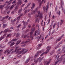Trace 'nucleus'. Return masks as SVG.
Masks as SVG:
<instances>
[{
  "mask_svg": "<svg viewBox=\"0 0 65 65\" xmlns=\"http://www.w3.org/2000/svg\"><path fill=\"white\" fill-rule=\"evenodd\" d=\"M49 51H50V49H48L46 50V52H44V53H45V54H47V53L49 52Z\"/></svg>",
  "mask_w": 65,
  "mask_h": 65,
  "instance_id": "4be33fe9",
  "label": "nucleus"
},
{
  "mask_svg": "<svg viewBox=\"0 0 65 65\" xmlns=\"http://www.w3.org/2000/svg\"><path fill=\"white\" fill-rule=\"evenodd\" d=\"M9 7H7L6 8V10H8Z\"/></svg>",
  "mask_w": 65,
  "mask_h": 65,
  "instance_id": "09e8293b",
  "label": "nucleus"
},
{
  "mask_svg": "<svg viewBox=\"0 0 65 65\" xmlns=\"http://www.w3.org/2000/svg\"><path fill=\"white\" fill-rule=\"evenodd\" d=\"M35 5L34 3H32V7L31 8V9L32 10L35 7Z\"/></svg>",
  "mask_w": 65,
  "mask_h": 65,
  "instance_id": "6e6552de",
  "label": "nucleus"
},
{
  "mask_svg": "<svg viewBox=\"0 0 65 65\" xmlns=\"http://www.w3.org/2000/svg\"><path fill=\"white\" fill-rule=\"evenodd\" d=\"M20 18H21V16H19V17H18L17 18V19L18 20V21H20Z\"/></svg>",
  "mask_w": 65,
  "mask_h": 65,
  "instance_id": "393cba45",
  "label": "nucleus"
},
{
  "mask_svg": "<svg viewBox=\"0 0 65 65\" xmlns=\"http://www.w3.org/2000/svg\"><path fill=\"white\" fill-rule=\"evenodd\" d=\"M62 10L63 11L64 14H65V10H64V9H63H63H62Z\"/></svg>",
  "mask_w": 65,
  "mask_h": 65,
  "instance_id": "6e6d98bb",
  "label": "nucleus"
},
{
  "mask_svg": "<svg viewBox=\"0 0 65 65\" xmlns=\"http://www.w3.org/2000/svg\"><path fill=\"white\" fill-rule=\"evenodd\" d=\"M35 10H34L31 13V14H34L35 13Z\"/></svg>",
  "mask_w": 65,
  "mask_h": 65,
  "instance_id": "b1692460",
  "label": "nucleus"
},
{
  "mask_svg": "<svg viewBox=\"0 0 65 65\" xmlns=\"http://www.w3.org/2000/svg\"><path fill=\"white\" fill-rule=\"evenodd\" d=\"M52 61V59H50L48 61H46L44 62V64L45 65H47L49 64H50V62Z\"/></svg>",
  "mask_w": 65,
  "mask_h": 65,
  "instance_id": "7ed1b4c3",
  "label": "nucleus"
},
{
  "mask_svg": "<svg viewBox=\"0 0 65 65\" xmlns=\"http://www.w3.org/2000/svg\"><path fill=\"white\" fill-rule=\"evenodd\" d=\"M53 51H52V52L50 53V55L51 56H52V54H53Z\"/></svg>",
  "mask_w": 65,
  "mask_h": 65,
  "instance_id": "37998d69",
  "label": "nucleus"
},
{
  "mask_svg": "<svg viewBox=\"0 0 65 65\" xmlns=\"http://www.w3.org/2000/svg\"><path fill=\"white\" fill-rule=\"evenodd\" d=\"M43 9L44 11H45L46 10V7H43Z\"/></svg>",
  "mask_w": 65,
  "mask_h": 65,
  "instance_id": "e433bc0d",
  "label": "nucleus"
},
{
  "mask_svg": "<svg viewBox=\"0 0 65 65\" xmlns=\"http://www.w3.org/2000/svg\"><path fill=\"white\" fill-rule=\"evenodd\" d=\"M18 47H17L14 50V52L15 53H19L20 52V51H21V48L17 50L18 49Z\"/></svg>",
  "mask_w": 65,
  "mask_h": 65,
  "instance_id": "f03ea898",
  "label": "nucleus"
},
{
  "mask_svg": "<svg viewBox=\"0 0 65 65\" xmlns=\"http://www.w3.org/2000/svg\"><path fill=\"white\" fill-rule=\"evenodd\" d=\"M55 18H56V17L55 16H54V15H53L52 17V18L53 19H55Z\"/></svg>",
  "mask_w": 65,
  "mask_h": 65,
  "instance_id": "4d7b16f0",
  "label": "nucleus"
},
{
  "mask_svg": "<svg viewBox=\"0 0 65 65\" xmlns=\"http://www.w3.org/2000/svg\"><path fill=\"white\" fill-rule=\"evenodd\" d=\"M60 14H61L60 11H59L58 12V14H59V15H60Z\"/></svg>",
  "mask_w": 65,
  "mask_h": 65,
  "instance_id": "680f3d73",
  "label": "nucleus"
},
{
  "mask_svg": "<svg viewBox=\"0 0 65 65\" xmlns=\"http://www.w3.org/2000/svg\"><path fill=\"white\" fill-rule=\"evenodd\" d=\"M21 24H19L18 26H17V28H19L21 26Z\"/></svg>",
  "mask_w": 65,
  "mask_h": 65,
  "instance_id": "c03bdc74",
  "label": "nucleus"
},
{
  "mask_svg": "<svg viewBox=\"0 0 65 65\" xmlns=\"http://www.w3.org/2000/svg\"><path fill=\"white\" fill-rule=\"evenodd\" d=\"M36 33H37V31H36L35 32V33L34 34V36H36Z\"/></svg>",
  "mask_w": 65,
  "mask_h": 65,
  "instance_id": "a18cd8bd",
  "label": "nucleus"
},
{
  "mask_svg": "<svg viewBox=\"0 0 65 65\" xmlns=\"http://www.w3.org/2000/svg\"><path fill=\"white\" fill-rule=\"evenodd\" d=\"M56 24H54L53 25V28H55V25Z\"/></svg>",
  "mask_w": 65,
  "mask_h": 65,
  "instance_id": "774afa93",
  "label": "nucleus"
},
{
  "mask_svg": "<svg viewBox=\"0 0 65 65\" xmlns=\"http://www.w3.org/2000/svg\"><path fill=\"white\" fill-rule=\"evenodd\" d=\"M31 14L30 13H29L28 15V17H29V18H30V17H31Z\"/></svg>",
  "mask_w": 65,
  "mask_h": 65,
  "instance_id": "f704fd0d",
  "label": "nucleus"
},
{
  "mask_svg": "<svg viewBox=\"0 0 65 65\" xmlns=\"http://www.w3.org/2000/svg\"><path fill=\"white\" fill-rule=\"evenodd\" d=\"M39 59H40V57H39V58H37V60H36V59H34V62H35V63L36 64L38 62V60H39Z\"/></svg>",
  "mask_w": 65,
  "mask_h": 65,
  "instance_id": "423d86ee",
  "label": "nucleus"
},
{
  "mask_svg": "<svg viewBox=\"0 0 65 65\" xmlns=\"http://www.w3.org/2000/svg\"><path fill=\"white\" fill-rule=\"evenodd\" d=\"M30 58H28L26 61L25 62V63H27L28 62V61H30Z\"/></svg>",
  "mask_w": 65,
  "mask_h": 65,
  "instance_id": "a211bd4d",
  "label": "nucleus"
},
{
  "mask_svg": "<svg viewBox=\"0 0 65 65\" xmlns=\"http://www.w3.org/2000/svg\"><path fill=\"white\" fill-rule=\"evenodd\" d=\"M63 21L62 20H61V22H60V25H62V24H63Z\"/></svg>",
  "mask_w": 65,
  "mask_h": 65,
  "instance_id": "7c9ffc66",
  "label": "nucleus"
},
{
  "mask_svg": "<svg viewBox=\"0 0 65 65\" xmlns=\"http://www.w3.org/2000/svg\"><path fill=\"white\" fill-rule=\"evenodd\" d=\"M62 43V42L61 41L58 44H59V45H60V44H61Z\"/></svg>",
  "mask_w": 65,
  "mask_h": 65,
  "instance_id": "79ce46f5",
  "label": "nucleus"
},
{
  "mask_svg": "<svg viewBox=\"0 0 65 65\" xmlns=\"http://www.w3.org/2000/svg\"><path fill=\"white\" fill-rule=\"evenodd\" d=\"M11 36V34H10L9 35H8L7 36L6 38H7V37H10Z\"/></svg>",
  "mask_w": 65,
  "mask_h": 65,
  "instance_id": "cd10ccee",
  "label": "nucleus"
},
{
  "mask_svg": "<svg viewBox=\"0 0 65 65\" xmlns=\"http://www.w3.org/2000/svg\"><path fill=\"white\" fill-rule=\"evenodd\" d=\"M37 55H36L35 56V57H34V59H36V57H37Z\"/></svg>",
  "mask_w": 65,
  "mask_h": 65,
  "instance_id": "c9c22d12",
  "label": "nucleus"
},
{
  "mask_svg": "<svg viewBox=\"0 0 65 65\" xmlns=\"http://www.w3.org/2000/svg\"><path fill=\"white\" fill-rule=\"evenodd\" d=\"M62 59H61V58H60L59 59V60L58 61V62H59V61H60V62H61V61H62Z\"/></svg>",
  "mask_w": 65,
  "mask_h": 65,
  "instance_id": "c756f323",
  "label": "nucleus"
},
{
  "mask_svg": "<svg viewBox=\"0 0 65 65\" xmlns=\"http://www.w3.org/2000/svg\"><path fill=\"white\" fill-rule=\"evenodd\" d=\"M13 48L11 49L10 50V52L12 51H13Z\"/></svg>",
  "mask_w": 65,
  "mask_h": 65,
  "instance_id": "e2e57ef3",
  "label": "nucleus"
},
{
  "mask_svg": "<svg viewBox=\"0 0 65 65\" xmlns=\"http://www.w3.org/2000/svg\"><path fill=\"white\" fill-rule=\"evenodd\" d=\"M51 46H48L46 47V48L47 49V48H50V49L51 50V48H51Z\"/></svg>",
  "mask_w": 65,
  "mask_h": 65,
  "instance_id": "de8ad7c7",
  "label": "nucleus"
},
{
  "mask_svg": "<svg viewBox=\"0 0 65 65\" xmlns=\"http://www.w3.org/2000/svg\"><path fill=\"white\" fill-rule=\"evenodd\" d=\"M60 47V45L58 44L57 46H56L55 47V49H56L57 48H58V47Z\"/></svg>",
  "mask_w": 65,
  "mask_h": 65,
  "instance_id": "a878e982",
  "label": "nucleus"
},
{
  "mask_svg": "<svg viewBox=\"0 0 65 65\" xmlns=\"http://www.w3.org/2000/svg\"><path fill=\"white\" fill-rule=\"evenodd\" d=\"M14 4L10 8V10H11L15 6Z\"/></svg>",
  "mask_w": 65,
  "mask_h": 65,
  "instance_id": "ddd939ff",
  "label": "nucleus"
},
{
  "mask_svg": "<svg viewBox=\"0 0 65 65\" xmlns=\"http://www.w3.org/2000/svg\"><path fill=\"white\" fill-rule=\"evenodd\" d=\"M22 3V2L21 0H19L18 1V2L17 3V4L18 5L20 4V5H21V4Z\"/></svg>",
  "mask_w": 65,
  "mask_h": 65,
  "instance_id": "9b49d317",
  "label": "nucleus"
},
{
  "mask_svg": "<svg viewBox=\"0 0 65 65\" xmlns=\"http://www.w3.org/2000/svg\"><path fill=\"white\" fill-rule=\"evenodd\" d=\"M6 3H7L8 4V3H9V2H8V1H6Z\"/></svg>",
  "mask_w": 65,
  "mask_h": 65,
  "instance_id": "338daca9",
  "label": "nucleus"
},
{
  "mask_svg": "<svg viewBox=\"0 0 65 65\" xmlns=\"http://www.w3.org/2000/svg\"><path fill=\"white\" fill-rule=\"evenodd\" d=\"M16 1V0H14V1H13L12 3V4H13L14 3H15V1Z\"/></svg>",
  "mask_w": 65,
  "mask_h": 65,
  "instance_id": "603ef678",
  "label": "nucleus"
},
{
  "mask_svg": "<svg viewBox=\"0 0 65 65\" xmlns=\"http://www.w3.org/2000/svg\"><path fill=\"white\" fill-rule=\"evenodd\" d=\"M65 48V47H64L62 49V51H63L64 50V49Z\"/></svg>",
  "mask_w": 65,
  "mask_h": 65,
  "instance_id": "bf43d9fd",
  "label": "nucleus"
},
{
  "mask_svg": "<svg viewBox=\"0 0 65 65\" xmlns=\"http://www.w3.org/2000/svg\"><path fill=\"white\" fill-rule=\"evenodd\" d=\"M20 35V34L18 32L17 34V36H19Z\"/></svg>",
  "mask_w": 65,
  "mask_h": 65,
  "instance_id": "58836bf2",
  "label": "nucleus"
},
{
  "mask_svg": "<svg viewBox=\"0 0 65 65\" xmlns=\"http://www.w3.org/2000/svg\"><path fill=\"white\" fill-rule=\"evenodd\" d=\"M14 42H13L11 44L10 46L11 47V46H12L13 45H14Z\"/></svg>",
  "mask_w": 65,
  "mask_h": 65,
  "instance_id": "473e14b6",
  "label": "nucleus"
},
{
  "mask_svg": "<svg viewBox=\"0 0 65 65\" xmlns=\"http://www.w3.org/2000/svg\"><path fill=\"white\" fill-rule=\"evenodd\" d=\"M9 17V16L8 15H7L6 16V17H5V18H4V19H8Z\"/></svg>",
  "mask_w": 65,
  "mask_h": 65,
  "instance_id": "2f4dec72",
  "label": "nucleus"
},
{
  "mask_svg": "<svg viewBox=\"0 0 65 65\" xmlns=\"http://www.w3.org/2000/svg\"><path fill=\"white\" fill-rule=\"evenodd\" d=\"M44 54H45V52H43V53L41 54L40 55V56H42Z\"/></svg>",
  "mask_w": 65,
  "mask_h": 65,
  "instance_id": "72a5a7b5",
  "label": "nucleus"
},
{
  "mask_svg": "<svg viewBox=\"0 0 65 65\" xmlns=\"http://www.w3.org/2000/svg\"><path fill=\"white\" fill-rule=\"evenodd\" d=\"M18 6L17 5L15 7V9L14 10V11L15 12L18 9H19V7H18Z\"/></svg>",
  "mask_w": 65,
  "mask_h": 65,
  "instance_id": "39448f33",
  "label": "nucleus"
},
{
  "mask_svg": "<svg viewBox=\"0 0 65 65\" xmlns=\"http://www.w3.org/2000/svg\"><path fill=\"white\" fill-rule=\"evenodd\" d=\"M55 30L54 29L53 30L52 32V34H53V33H54L55 32Z\"/></svg>",
  "mask_w": 65,
  "mask_h": 65,
  "instance_id": "052dcab7",
  "label": "nucleus"
},
{
  "mask_svg": "<svg viewBox=\"0 0 65 65\" xmlns=\"http://www.w3.org/2000/svg\"><path fill=\"white\" fill-rule=\"evenodd\" d=\"M8 31V28L6 29L4 31V33H6Z\"/></svg>",
  "mask_w": 65,
  "mask_h": 65,
  "instance_id": "4468645a",
  "label": "nucleus"
},
{
  "mask_svg": "<svg viewBox=\"0 0 65 65\" xmlns=\"http://www.w3.org/2000/svg\"><path fill=\"white\" fill-rule=\"evenodd\" d=\"M10 28L11 29H13V27L12 26V27H10Z\"/></svg>",
  "mask_w": 65,
  "mask_h": 65,
  "instance_id": "864d4df0",
  "label": "nucleus"
},
{
  "mask_svg": "<svg viewBox=\"0 0 65 65\" xmlns=\"http://www.w3.org/2000/svg\"><path fill=\"white\" fill-rule=\"evenodd\" d=\"M11 31H12V30H8V32H11Z\"/></svg>",
  "mask_w": 65,
  "mask_h": 65,
  "instance_id": "69168bd1",
  "label": "nucleus"
},
{
  "mask_svg": "<svg viewBox=\"0 0 65 65\" xmlns=\"http://www.w3.org/2000/svg\"><path fill=\"white\" fill-rule=\"evenodd\" d=\"M50 3H49V2H48L47 4L46 5V10H47V9L48 8V6H49V4Z\"/></svg>",
  "mask_w": 65,
  "mask_h": 65,
  "instance_id": "dca6fc26",
  "label": "nucleus"
},
{
  "mask_svg": "<svg viewBox=\"0 0 65 65\" xmlns=\"http://www.w3.org/2000/svg\"><path fill=\"white\" fill-rule=\"evenodd\" d=\"M61 8H62V9L63 10V5H64V3H63V1L62 0L61 1Z\"/></svg>",
  "mask_w": 65,
  "mask_h": 65,
  "instance_id": "f8f14e48",
  "label": "nucleus"
},
{
  "mask_svg": "<svg viewBox=\"0 0 65 65\" xmlns=\"http://www.w3.org/2000/svg\"><path fill=\"white\" fill-rule=\"evenodd\" d=\"M53 22L52 23V24H51L50 26V28H51L52 26H53Z\"/></svg>",
  "mask_w": 65,
  "mask_h": 65,
  "instance_id": "ea45409f",
  "label": "nucleus"
},
{
  "mask_svg": "<svg viewBox=\"0 0 65 65\" xmlns=\"http://www.w3.org/2000/svg\"><path fill=\"white\" fill-rule=\"evenodd\" d=\"M34 31H35V28H34V29H31V31L30 32V37H32V36H33V33L34 32Z\"/></svg>",
  "mask_w": 65,
  "mask_h": 65,
  "instance_id": "20e7f679",
  "label": "nucleus"
},
{
  "mask_svg": "<svg viewBox=\"0 0 65 65\" xmlns=\"http://www.w3.org/2000/svg\"><path fill=\"white\" fill-rule=\"evenodd\" d=\"M4 19V18H2V19L1 20V21H2Z\"/></svg>",
  "mask_w": 65,
  "mask_h": 65,
  "instance_id": "3c124183",
  "label": "nucleus"
},
{
  "mask_svg": "<svg viewBox=\"0 0 65 65\" xmlns=\"http://www.w3.org/2000/svg\"><path fill=\"white\" fill-rule=\"evenodd\" d=\"M27 10H26L24 12V14H27Z\"/></svg>",
  "mask_w": 65,
  "mask_h": 65,
  "instance_id": "bb28decb",
  "label": "nucleus"
},
{
  "mask_svg": "<svg viewBox=\"0 0 65 65\" xmlns=\"http://www.w3.org/2000/svg\"><path fill=\"white\" fill-rule=\"evenodd\" d=\"M44 50H42L41 51H39V53L41 54V53H42L43 52H44Z\"/></svg>",
  "mask_w": 65,
  "mask_h": 65,
  "instance_id": "412c9836",
  "label": "nucleus"
},
{
  "mask_svg": "<svg viewBox=\"0 0 65 65\" xmlns=\"http://www.w3.org/2000/svg\"><path fill=\"white\" fill-rule=\"evenodd\" d=\"M31 5V3H29L27 5V6H29V5Z\"/></svg>",
  "mask_w": 65,
  "mask_h": 65,
  "instance_id": "5fc2aeb1",
  "label": "nucleus"
},
{
  "mask_svg": "<svg viewBox=\"0 0 65 65\" xmlns=\"http://www.w3.org/2000/svg\"><path fill=\"white\" fill-rule=\"evenodd\" d=\"M9 51H7V52L8 53L7 54V55L9 54L10 53V51H9Z\"/></svg>",
  "mask_w": 65,
  "mask_h": 65,
  "instance_id": "13d9d810",
  "label": "nucleus"
},
{
  "mask_svg": "<svg viewBox=\"0 0 65 65\" xmlns=\"http://www.w3.org/2000/svg\"><path fill=\"white\" fill-rule=\"evenodd\" d=\"M36 27H38V30L37 33H39V32L38 31V30H39V25H38V24H37L36 25Z\"/></svg>",
  "mask_w": 65,
  "mask_h": 65,
  "instance_id": "6ab92c4d",
  "label": "nucleus"
},
{
  "mask_svg": "<svg viewBox=\"0 0 65 65\" xmlns=\"http://www.w3.org/2000/svg\"><path fill=\"white\" fill-rule=\"evenodd\" d=\"M7 24H4L3 25V28H6V27H7Z\"/></svg>",
  "mask_w": 65,
  "mask_h": 65,
  "instance_id": "2eb2a0df",
  "label": "nucleus"
},
{
  "mask_svg": "<svg viewBox=\"0 0 65 65\" xmlns=\"http://www.w3.org/2000/svg\"><path fill=\"white\" fill-rule=\"evenodd\" d=\"M20 42H21V41H18L16 44V45H18V44H19Z\"/></svg>",
  "mask_w": 65,
  "mask_h": 65,
  "instance_id": "5701e85b",
  "label": "nucleus"
},
{
  "mask_svg": "<svg viewBox=\"0 0 65 65\" xmlns=\"http://www.w3.org/2000/svg\"><path fill=\"white\" fill-rule=\"evenodd\" d=\"M41 45V44H38V47H40Z\"/></svg>",
  "mask_w": 65,
  "mask_h": 65,
  "instance_id": "49530a36",
  "label": "nucleus"
},
{
  "mask_svg": "<svg viewBox=\"0 0 65 65\" xmlns=\"http://www.w3.org/2000/svg\"><path fill=\"white\" fill-rule=\"evenodd\" d=\"M61 37H60L57 39V40L58 41H59L61 40Z\"/></svg>",
  "mask_w": 65,
  "mask_h": 65,
  "instance_id": "c85d7f7f",
  "label": "nucleus"
},
{
  "mask_svg": "<svg viewBox=\"0 0 65 65\" xmlns=\"http://www.w3.org/2000/svg\"><path fill=\"white\" fill-rule=\"evenodd\" d=\"M17 40V39H13V41H15V40Z\"/></svg>",
  "mask_w": 65,
  "mask_h": 65,
  "instance_id": "0e129e2a",
  "label": "nucleus"
},
{
  "mask_svg": "<svg viewBox=\"0 0 65 65\" xmlns=\"http://www.w3.org/2000/svg\"><path fill=\"white\" fill-rule=\"evenodd\" d=\"M6 5V4H5L4 5H1L0 6V8L1 9H2Z\"/></svg>",
  "mask_w": 65,
  "mask_h": 65,
  "instance_id": "1a4fd4ad",
  "label": "nucleus"
},
{
  "mask_svg": "<svg viewBox=\"0 0 65 65\" xmlns=\"http://www.w3.org/2000/svg\"><path fill=\"white\" fill-rule=\"evenodd\" d=\"M26 27V25L24 26L22 28V29L23 30V29H24Z\"/></svg>",
  "mask_w": 65,
  "mask_h": 65,
  "instance_id": "a19ab883",
  "label": "nucleus"
},
{
  "mask_svg": "<svg viewBox=\"0 0 65 65\" xmlns=\"http://www.w3.org/2000/svg\"><path fill=\"white\" fill-rule=\"evenodd\" d=\"M22 10H23V9H22V8H21L20 10H19L18 13H20V12H21Z\"/></svg>",
  "mask_w": 65,
  "mask_h": 65,
  "instance_id": "aec40b11",
  "label": "nucleus"
},
{
  "mask_svg": "<svg viewBox=\"0 0 65 65\" xmlns=\"http://www.w3.org/2000/svg\"><path fill=\"white\" fill-rule=\"evenodd\" d=\"M6 36V35L5 34L3 36H2L0 38V41H1V40L4 39V37L5 36Z\"/></svg>",
  "mask_w": 65,
  "mask_h": 65,
  "instance_id": "0eeeda50",
  "label": "nucleus"
},
{
  "mask_svg": "<svg viewBox=\"0 0 65 65\" xmlns=\"http://www.w3.org/2000/svg\"><path fill=\"white\" fill-rule=\"evenodd\" d=\"M30 42V41H26V42H23L21 43V44H24V43H27V42Z\"/></svg>",
  "mask_w": 65,
  "mask_h": 65,
  "instance_id": "f3484780",
  "label": "nucleus"
},
{
  "mask_svg": "<svg viewBox=\"0 0 65 65\" xmlns=\"http://www.w3.org/2000/svg\"><path fill=\"white\" fill-rule=\"evenodd\" d=\"M38 15H37L36 16V18L37 19L36 20V21H37V19H38V17H39L40 18H42V14H41V12H40V11H39L38 12Z\"/></svg>",
  "mask_w": 65,
  "mask_h": 65,
  "instance_id": "f257e3e1",
  "label": "nucleus"
},
{
  "mask_svg": "<svg viewBox=\"0 0 65 65\" xmlns=\"http://www.w3.org/2000/svg\"><path fill=\"white\" fill-rule=\"evenodd\" d=\"M23 24L24 26H26V25H26V22H23Z\"/></svg>",
  "mask_w": 65,
  "mask_h": 65,
  "instance_id": "4c0bfd02",
  "label": "nucleus"
},
{
  "mask_svg": "<svg viewBox=\"0 0 65 65\" xmlns=\"http://www.w3.org/2000/svg\"><path fill=\"white\" fill-rule=\"evenodd\" d=\"M10 10H9L7 12V14H9V13H10Z\"/></svg>",
  "mask_w": 65,
  "mask_h": 65,
  "instance_id": "8fccbe9b",
  "label": "nucleus"
},
{
  "mask_svg": "<svg viewBox=\"0 0 65 65\" xmlns=\"http://www.w3.org/2000/svg\"><path fill=\"white\" fill-rule=\"evenodd\" d=\"M28 51V49H27L26 50L25 49H22V52H24L23 53V54H25Z\"/></svg>",
  "mask_w": 65,
  "mask_h": 65,
  "instance_id": "9d476101",
  "label": "nucleus"
}]
</instances>
